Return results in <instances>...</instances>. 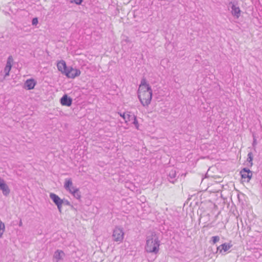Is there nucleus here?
I'll return each mask as SVG.
<instances>
[{
	"instance_id": "1",
	"label": "nucleus",
	"mask_w": 262,
	"mask_h": 262,
	"mask_svg": "<svg viewBox=\"0 0 262 262\" xmlns=\"http://www.w3.org/2000/svg\"><path fill=\"white\" fill-rule=\"evenodd\" d=\"M152 96L151 86L146 82L145 78L141 80L138 90V98L143 106H148L150 103Z\"/></svg>"
},
{
	"instance_id": "2",
	"label": "nucleus",
	"mask_w": 262,
	"mask_h": 262,
	"mask_svg": "<svg viewBox=\"0 0 262 262\" xmlns=\"http://www.w3.org/2000/svg\"><path fill=\"white\" fill-rule=\"evenodd\" d=\"M160 241L159 237L154 232L147 237L145 250L148 253L157 254L159 251Z\"/></svg>"
},
{
	"instance_id": "3",
	"label": "nucleus",
	"mask_w": 262,
	"mask_h": 262,
	"mask_svg": "<svg viewBox=\"0 0 262 262\" xmlns=\"http://www.w3.org/2000/svg\"><path fill=\"white\" fill-rule=\"evenodd\" d=\"M124 235L123 229L120 227H116L113 232V239L116 242H122L124 238Z\"/></svg>"
},
{
	"instance_id": "4",
	"label": "nucleus",
	"mask_w": 262,
	"mask_h": 262,
	"mask_svg": "<svg viewBox=\"0 0 262 262\" xmlns=\"http://www.w3.org/2000/svg\"><path fill=\"white\" fill-rule=\"evenodd\" d=\"M81 72L79 70L74 69L72 67H68L64 74L68 78H74L80 75Z\"/></svg>"
},
{
	"instance_id": "5",
	"label": "nucleus",
	"mask_w": 262,
	"mask_h": 262,
	"mask_svg": "<svg viewBox=\"0 0 262 262\" xmlns=\"http://www.w3.org/2000/svg\"><path fill=\"white\" fill-rule=\"evenodd\" d=\"M50 198L57 206L59 212L61 213V203L62 199H60L58 195L54 193H50Z\"/></svg>"
},
{
	"instance_id": "6",
	"label": "nucleus",
	"mask_w": 262,
	"mask_h": 262,
	"mask_svg": "<svg viewBox=\"0 0 262 262\" xmlns=\"http://www.w3.org/2000/svg\"><path fill=\"white\" fill-rule=\"evenodd\" d=\"M0 190L2 191L3 194L6 196L9 195L10 189L5 183L4 180L0 177Z\"/></svg>"
},
{
	"instance_id": "7",
	"label": "nucleus",
	"mask_w": 262,
	"mask_h": 262,
	"mask_svg": "<svg viewBox=\"0 0 262 262\" xmlns=\"http://www.w3.org/2000/svg\"><path fill=\"white\" fill-rule=\"evenodd\" d=\"M242 179H248L247 181L249 182L252 176V172L247 168H244L240 172Z\"/></svg>"
},
{
	"instance_id": "8",
	"label": "nucleus",
	"mask_w": 262,
	"mask_h": 262,
	"mask_svg": "<svg viewBox=\"0 0 262 262\" xmlns=\"http://www.w3.org/2000/svg\"><path fill=\"white\" fill-rule=\"evenodd\" d=\"M229 5H231V14H232V15L233 16L238 18L239 17V16L241 15V11L239 8V7L236 6L235 5L233 4L232 2L230 3Z\"/></svg>"
},
{
	"instance_id": "9",
	"label": "nucleus",
	"mask_w": 262,
	"mask_h": 262,
	"mask_svg": "<svg viewBox=\"0 0 262 262\" xmlns=\"http://www.w3.org/2000/svg\"><path fill=\"white\" fill-rule=\"evenodd\" d=\"M60 102L62 105L70 106L72 103V99L65 94L61 98Z\"/></svg>"
},
{
	"instance_id": "10",
	"label": "nucleus",
	"mask_w": 262,
	"mask_h": 262,
	"mask_svg": "<svg viewBox=\"0 0 262 262\" xmlns=\"http://www.w3.org/2000/svg\"><path fill=\"white\" fill-rule=\"evenodd\" d=\"M36 82L33 79H30L26 80L24 84V88L28 90L34 89Z\"/></svg>"
},
{
	"instance_id": "11",
	"label": "nucleus",
	"mask_w": 262,
	"mask_h": 262,
	"mask_svg": "<svg viewBox=\"0 0 262 262\" xmlns=\"http://www.w3.org/2000/svg\"><path fill=\"white\" fill-rule=\"evenodd\" d=\"M58 70L62 73L64 74L68 69V67H67L66 63L63 60L59 61L57 64Z\"/></svg>"
},
{
	"instance_id": "12",
	"label": "nucleus",
	"mask_w": 262,
	"mask_h": 262,
	"mask_svg": "<svg viewBox=\"0 0 262 262\" xmlns=\"http://www.w3.org/2000/svg\"><path fill=\"white\" fill-rule=\"evenodd\" d=\"M64 256V253L62 250H57L54 252L53 258L56 259L55 262H58L59 260L62 259Z\"/></svg>"
},
{
	"instance_id": "13",
	"label": "nucleus",
	"mask_w": 262,
	"mask_h": 262,
	"mask_svg": "<svg viewBox=\"0 0 262 262\" xmlns=\"http://www.w3.org/2000/svg\"><path fill=\"white\" fill-rule=\"evenodd\" d=\"M232 247V245L230 244L224 243L217 247L216 248V252L219 251L220 253L222 252V250L224 252H226L228 251L231 247Z\"/></svg>"
},
{
	"instance_id": "14",
	"label": "nucleus",
	"mask_w": 262,
	"mask_h": 262,
	"mask_svg": "<svg viewBox=\"0 0 262 262\" xmlns=\"http://www.w3.org/2000/svg\"><path fill=\"white\" fill-rule=\"evenodd\" d=\"M176 171L175 169H173L171 170H170L169 172V174H168V181L173 184L174 183V182L176 181Z\"/></svg>"
},
{
	"instance_id": "15",
	"label": "nucleus",
	"mask_w": 262,
	"mask_h": 262,
	"mask_svg": "<svg viewBox=\"0 0 262 262\" xmlns=\"http://www.w3.org/2000/svg\"><path fill=\"white\" fill-rule=\"evenodd\" d=\"M64 187L65 189L69 192L73 190L72 187H74L73 186V183L71 178L66 179Z\"/></svg>"
},
{
	"instance_id": "16",
	"label": "nucleus",
	"mask_w": 262,
	"mask_h": 262,
	"mask_svg": "<svg viewBox=\"0 0 262 262\" xmlns=\"http://www.w3.org/2000/svg\"><path fill=\"white\" fill-rule=\"evenodd\" d=\"M72 189L73 190L70 191V192L72 193L76 199L79 200L81 198V193L79 189L76 187H72Z\"/></svg>"
},
{
	"instance_id": "17",
	"label": "nucleus",
	"mask_w": 262,
	"mask_h": 262,
	"mask_svg": "<svg viewBox=\"0 0 262 262\" xmlns=\"http://www.w3.org/2000/svg\"><path fill=\"white\" fill-rule=\"evenodd\" d=\"M119 114L121 117H122L124 119L125 123H127L128 121H130L131 120L132 115L130 114H127V115H125V113L122 114L120 113H119Z\"/></svg>"
},
{
	"instance_id": "18",
	"label": "nucleus",
	"mask_w": 262,
	"mask_h": 262,
	"mask_svg": "<svg viewBox=\"0 0 262 262\" xmlns=\"http://www.w3.org/2000/svg\"><path fill=\"white\" fill-rule=\"evenodd\" d=\"M13 62V57L11 55H10L7 58L6 66L8 67L9 68H12Z\"/></svg>"
},
{
	"instance_id": "19",
	"label": "nucleus",
	"mask_w": 262,
	"mask_h": 262,
	"mask_svg": "<svg viewBox=\"0 0 262 262\" xmlns=\"http://www.w3.org/2000/svg\"><path fill=\"white\" fill-rule=\"evenodd\" d=\"M133 119V123L135 125V127L137 129H139V123L137 119V117L135 115H132L131 118V120Z\"/></svg>"
},
{
	"instance_id": "20",
	"label": "nucleus",
	"mask_w": 262,
	"mask_h": 262,
	"mask_svg": "<svg viewBox=\"0 0 262 262\" xmlns=\"http://www.w3.org/2000/svg\"><path fill=\"white\" fill-rule=\"evenodd\" d=\"M5 226L4 223L0 222V237H1L5 231Z\"/></svg>"
},
{
	"instance_id": "21",
	"label": "nucleus",
	"mask_w": 262,
	"mask_h": 262,
	"mask_svg": "<svg viewBox=\"0 0 262 262\" xmlns=\"http://www.w3.org/2000/svg\"><path fill=\"white\" fill-rule=\"evenodd\" d=\"M253 160V154L251 152H250L248 154V158L247 161L251 163V166L252 165V161Z\"/></svg>"
},
{
	"instance_id": "22",
	"label": "nucleus",
	"mask_w": 262,
	"mask_h": 262,
	"mask_svg": "<svg viewBox=\"0 0 262 262\" xmlns=\"http://www.w3.org/2000/svg\"><path fill=\"white\" fill-rule=\"evenodd\" d=\"M62 205L72 206L70 202L68 200L66 199H62L61 203V207L62 206Z\"/></svg>"
},
{
	"instance_id": "23",
	"label": "nucleus",
	"mask_w": 262,
	"mask_h": 262,
	"mask_svg": "<svg viewBox=\"0 0 262 262\" xmlns=\"http://www.w3.org/2000/svg\"><path fill=\"white\" fill-rule=\"evenodd\" d=\"M11 69V68H9L8 67L6 66L4 69L5 72V76L6 77L9 75V72Z\"/></svg>"
},
{
	"instance_id": "24",
	"label": "nucleus",
	"mask_w": 262,
	"mask_h": 262,
	"mask_svg": "<svg viewBox=\"0 0 262 262\" xmlns=\"http://www.w3.org/2000/svg\"><path fill=\"white\" fill-rule=\"evenodd\" d=\"M211 239L212 244H215L216 242L220 241V237L219 236H214L212 237Z\"/></svg>"
},
{
	"instance_id": "25",
	"label": "nucleus",
	"mask_w": 262,
	"mask_h": 262,
	"mask_svg": "<svg viewBox=\"0 0 262 262\" xmlns=\"http://www.w3.org/2000/svg\"><path fill=\"white\" fill-rule=\"evenodd\" d=\"M38 19L37 17L33 18L32 20V24L33 25H36L38 24Z\"/></svg>"
},
{
	"instance_id": "26",
	"label": "nucleus",
	"mask_w": 262,
	"mask_h": 262,
	"mask_svg": "<svg viewBox=\"0 0 262 262\" xmlns=\"http://www.w3.org/2000/svg\"><path fill=\"white\" fill-rule=\"evenodd\" d=\"M256 144H257L256 139L255 138V137L254 136H253V141L252 143V145H253V146L254 147Z\"/></svg>"
},
{
	"instance_id": "27",
	"label": "nucleus",
	"mask_w": 262,
	"mask_h": 262,
	"mask_svg": "<svg viewBox=\"0 0 262 262\" xmlns=\"http://www.w3.org/2000/svg\"><path fill=\"white\" fill-rule=\"evenodd\" d=\"M74 2L77 5H80L81 4L83 0H73Z\"/></svg>"
},
{
	"instance_id": "28",
	"label": "nucleus",
	"mask_w": 262,
	"mask_h": 262,
	"mask_svg": "<svg viewBox=\"0 0 262 262\" xmlns=\"http://www.w3.org/2000/svg\"><path fill=\"white\" fill-rule=\"evenodd\" d=\"M22 225H23V223H22L21 220H20L19 221V226L21 227V226H22Z\"/></svg>"
}]
</instances>
